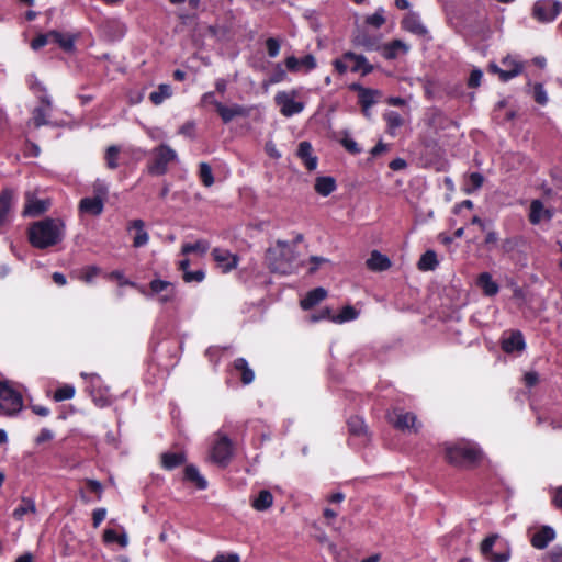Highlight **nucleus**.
I'll use <instances>...</instances> for the list:
<instances>
[{"instance_id":"nucleus-1","label":"nucleus","mask_w":562,"mask_h":562,"mask_svg":"<svg viewBox=\"0 0 562 562\" xmlns=\"http://www.w3.org/2000/svg\"><path fill=\"white\" fill-rule=\"evenodd\" d=\"M65 237V223L60 218L46 217L29 228V241L38 249L59 244Z\"/></svg>"},{"instance_id":"nucleus-2","label":"nucleus","mask_w":562,"mask_h":562,"mask_svg":"<svg viewBox=\"0 0 562 562\" xmlns=\"http://www.w3.org/2000/svg\"><path fill=\"white\" fill-rule=\"evenodd\" d=\"M481 458L480 447L472 441L459 440L445 445V459L453 467L469 469L477 464Z\"/></svg>"},{"instance_id":"nucleus-3","label":"nucleus","mask_w":562,"mask_h":562,"mask_svg":"<svg viewBox=\"0 0 562 562\" xmlns=\"http://www.w3.org/2000/svg\"><path fill=\"white\" fill-rule=\"evenodd\" d=\"M266 260L272 272L290 274L295 261L293 247L288 241L278 240L274 247L268 249Z\"/></svg>"},{"instance_id":"nucleus-4","label":"nucleus","mask_w":562,"mask_h":562,"mask_svg":"<svg viewBox=\"0 0 562 562\" xmlns=\"http://www.w3.org/2000/svg\"><path fill=\"white\" fill-rule=\"evenodd\" d=\"M480 552L488 562H507L510 548L497 533L486 537L480 544Z\"/></svg>"},{"instance_id":"nucleus-5","label":"nucleus","mask_w":562,"mask_h":562,"mask_svg":"<svg viewBox=\"0 0 562 562\" xmlns=\"http://www.w3.org/2000/svg\"><path fill=\"white\" fill-rule=\"evenodd\" d=\"M334 67L339 74H345L350 70L352 72H360L362 76L373 70V66L363 55H357L352 52H347L340 58L336 59Z\"/></svg>"},{"instance_id":"nucleus-6","label":"nucleus","mask_w":562,"mask_h":562,"mask_svg":"<svg viewBox=\"0 0 562 562\" xmlns=\"http://www.w3.org/2000/svg\"><path fill=\"white\" fill-rule=\"evenodd\" d=\"M178 160L177 153L167 144H161L153 149V160L148 165V172L154 176H162L168 171V166Z\"/></svg>"},{"instance_id":"nucleus-7","label":"nucleus","mask_w":562,"mask_h":562,"mask_svg":"<svg viewBox=\"0 0 562 562\" xmlns=\"http://www.w3.org/2000/svg\"><path fill=\"white\" fill-rule=\"evenodd\" d=\"M22 406L21 393L8 382H0V411L5 415H14L22 409Z\"/></svg>"},{"instance_id":"nucleus-8","label":"nucleus","mask_w":562,"mask_h":562,"mask_svg":"<svg viewBox=\"0 0 562 562\" xmlns=\"http://www.w3.org/2000/svg\"><path fill=\"white\" fill-rule=\"evenodd\" d=\"M147 297H156L160 304L173 303L177 300V288L173 283L161 279H154L149 283V292L145 293Z\"/></svg>"},{"instance_id":"nucleus-9","label":"nucleus","mask_w":562,"mask_h":562,"mask_svg":"<svg viewBox=\"0 0 562 562\" xmlns=\"http://www.w3.org/2000/svg\"><path fill=\"white\" fill-rule=\"evenodd\" d=\"M296 91H279L274 95V102L280 108V113L285 117H291L304 110V103L296 101Z\"/></svg>"},{"instance_id":"nucleus-10","label":"nucleus","mask_w":562,"mask_h":562,"mask_svg":"<svg viewBox=\"0 0 562 562\" xmlns=\"http://www.w3.org/2000/svg\"><path fill=\"white\" fill-rule=\"evenodd\" d=\"M232 454L233 445L231 439L226 435H218V439L215 441L211 450L212 460L215 463L225 467L229 462Z\"/></svg>"},{"instance_id":"nucleus-11","label":"nucleus","mask_w":562,"mask_h":562,"mask_svg":"<svg viewBox=\"0 0 562 562\" xmlns=\"http://www.w3.org/2000/svg\"><path fill=\"white\" fill-rule=\"evenodd\" d=\"M387 418L395 428L402 431L407 430L416 432L419 428V425H417V418L413 413L394 409L387 415Z\"/></svg>"},{"instance_id":"nucleus-12","label":"nucleus","mask_w":562,"mask_h":562,"mask_svg":"<svg viewBox=\"0 0 562 562\" xmlns=\"http://www.w3.org/2000/svg\"><path fill=\"white\" fill-rule=\"evenodd\" d=\"M50 206L48 199H37L31 191L25 193V205L23 210L24 216H38L46 212Z\"/></svg>"},{"instance_id":"nucleus-13","label":"nucleus","mask_w":562,"mask_h":562,"mask_svg":"<svg viewBox=\"0 0 562 562\" xmlns=\"http://www.w3.org/2000/svg\"><path fill=\"white\" fill-rule=\"evenodd\" d=\"M212 257L223 273H227L235 269L239 261L237 255H234L229 250L223 248H214L212 250Z\"/></svg>"},{"instance_id":"nucleus-14","label":"nucleus","mask_w":562,"mask_h":562,"mask_svg":"<svg viewBox=\"0 0 562 562\" xmlns=\"http://www.w3.org/2000/svg\"><path fill=\"white\" fill-rule=\"evenodd\" d=\"M502 64L505 66L504 69L496 64H491L490 70L497 74L504 82L517 77L522 71V65L509 58H504Z\"/></svg>"},{"instance_id":"nucleus-15","label":"nucleus","mask_w":562,"mask_h":562,"mask_svg":"<svg viewBox=\"0 0 562 562\" xmlns=\"http://www.w3.org/2000/svg\"><path fill=\"white\" fill-rule=\"evenodd\" d=\"M285 66L291 72H308L316 68L317 63L312 54H307L301 58L290 56L285 59Z\"/></svg>"},{"instance_id":"nucleus-16","label":"nucleus","mask_w":562,"mask_h":562,"mask_svg":"<svg viewBox=\"0 0 562 562\" xmlns=\"http://www.w3.org/2000/svg\"><path fill=\"white\" fill-rule=\"evenodd\" d=\"M526 348L525 338L521 331H510L508 336L502 339V349L506 353L522 352Z\"/></svg>"},{"instance_id":"nucleus-17","label":"nucleus","mask_w":562,"mask_h":562,"mask_svg":"<svg viewBox=\"0 0 562 562\" xmlns=\"http://www.w3.org/2000/svg\"><path fill=\"white\" fill-rule=\"evenodd\" d=\"M558 5V2L551 5L546 1H537L532 8V15L540 22H551L559 14V10L555 9Z\"/></svg>"},{"instance_id":"nucleus-18","label":"nucleus","mask_w":562,"mask_h":562,"mask_svg":"<svg viewBox=\"0 0 562 562\" xmlns=\"http://www.w3.org/2000/svg\"><path fill=\"white\" fill-rule=\"evenodd\" d=\"M213 105L215 106L217 113L220 114L224 123H228L237 116L248 115V110L239 104L226 106L218 101H213Z\"/></svg>"},{"instance_id":"nucleus-19","label":"nucleus","mask_w":562,"mask_h":562,"mask_svg":"<svg viewBox=\"0 0 562 562\" xmlns=\"http://www.w3.org/2000/svg\"><path fill=\"white\" fill-rule=\"evenodd\" d=\"M349 88L350 90L358 92L360 105L372 106L381 97V92L379 90L364 88L359 83H351Z\"/></svg>"},{"instance_id":"nucleus-20","label":"nucleus","mask_w":562,"mask_h":562,"mask_svg":"<svg viewBox=\"0 0 562 562\" xmlns=\"http://www.w3.org/2000/svg\"><path fill=\"white\" fill-rule=\"evenodd\" d=\"M402 29L415 35H425L427 29L423 24L419 14L408 12L402 20Z\"/></svg>"},{"instance_id":"nucleus-21","label":"nucleus","mask_w":562,"mask_h":562,"mask_svg":"<svg viewBox=\"0 0 562 562\" xmlns=\"http://www.w3.org/2000/svg\"><path fill=\"white\" fill-rule=\"evenodd\" d=\"M91 396L94 404L99 407H105L111 404V396L109 394V390H101L97 386L98 382H100V376L98 374H91Z\"/></svg>"},{"instance_id":"nucleus-22","label":"nucleus","mask_w":562,"mask_h":562,"mask_svg":"<svg viewBox=\"0 0 562 562\" xmlns=\"http://www.w3.org/2000/svg\"><path fill=\"white\" fill-rule=\"evenodd\" d=\"M552 212L544 207L540 200H532L530 203L529 221L531 224L537 225L542 221H550Z\"/></svg>"},{"instance_id":"nucleus-23","label":"nucleus","mask_w":562,"mask_h":562,"mask_svg":"<svg viewBox=\"0 0 562 562\" xmlns=\"http://www.w3.org/2000/svg\"><path fill=\"white\" fill-rule=\"evenodd\" d=\"M104 204L101 199L87 196L80 200L78 210L82 214L99 216L104 210Z\"/></svg>"},{"instance_id":"nucleus-24","label":"nucleus","mask_w":562,"mask_h":562,"mask_svg":"<svg viewBox=\"0 0 562 562\" xmlns=\"http://www.w3.org/2000/svg\"><path fill=\"white\" fill-rule=\"evenodd\" d=\"M42 106H37L32 112V122L35 127L48 124V116L50 113L52 102L47 97L41 99Z\"/></svg>"},{"instance_id":"nucleus-25","label":"nucleus","mask_w":562,"mask_h":562,"mask_svg":"<svg viewBox=\"0 0 562 562\" xmlns=\"http://www.w3.org/2000/svg\"><path fill=\"white\" fill-rule=\"evenodd\" d=\"M297 157L303 161L306 169L313 171L317 168V157L313 155L312 145L308 142H301L297 148Z\"/></svg>"},{"instance_id":"nucleus-26","label":"nucleus","mask_w":562,"mask_h":562,"mask_svg":"<svg viewBox=\"0 0 562 562\" xmlns=\"http://www.w3.org/2000/svg\"><path fill=\"white\" fill-rule=\"evenodd\" d=\"M409 47L400 40H394L390 44L384 45L381 48V54L386 59H395L400 56L405 55Z\"/></svg>"},{"instance_id":"nucleus-27","label":"nucleus","mask_w":562,"mask_h":562,"mask_svg":"<svg viewBox=\"0 0 562 562\" xmlns=\"http://www.w3.org/2000/svg\"><path fill=\"white\" fill-rule=\"evenodd\" d=\"M554 537V530L551 527L544 526L532 535L531 544L536 549H544Z\"/></svg>"},{"instance_id":"nucleus-28","label":"nucleus","mask_w":562,"mask_h":562,"mask_svg":"<svg viewBox=\"0 0 562 562\" xmlns=\"http://www.w3.org/2000/svg\"><path fill=\"white\" fill-rule=\"evenodd\" d=\"M476 284L485 296H495L499 291L498 284L493 280L490 272L480 273L476 280Z\"/></svg>"},{"instance_id":"nucleus-29","label":"nucleus","mask_w":562,"mask_h":562,"mask_svg":"<svg viewBox=\"0 0 562 562\" xmlns=\"http://www.w3.org/2000/svg\"><path fill=\"white\" fill-rule=\"evenodd\" d=\"M15 193L12 189H4L0 193V225H2L13 206Z\"/></svg>"},{"instance_id":"nucleus-30","label":"nucleus","mask_w":562,"mask_h":562,"mask_svg":"<svg viewBox=\"0 0 562 562\" xmlns=\"http://www.w3.org/2000/svg\"><path fill=\"white\" fill-rule=\"evenodd\" d=\"M144 227H145L144 221L138 220V218L132 221L128 224V227H127L128 231H131V229L136 231V235L134 236V239H133V246L136 248L145 246L149 240V235L145 231Z\"/></svg>"},{"instance_id":"nucleus-31","label":"nucleus","mask_w":562,"mask_h":562,"mask_svg":"<svg viewBox=\"0 0 562 562\" xmlns=\"http://www.w3.org/2000/svg\"><path fill=\"white\" fill-rule=\"evenodd\" d=\"M367 266L372 271H385L391 267V260L378 250H373L367 260Z\"/></svg>"},{"instance_id":"nucleus-32","label":"nucleus","mask_w":562,"mask_h":562,"mask_svg":"<svg viewBox=\"0 0 562 562\" xmlns=\"http://www.w3.org/2000/svg\"><path fill=\"white\" fill-rule=\"evenodd\" d=\"M327 296V291L324 288H316L307 292L304 299L301 300V307L310 310L322 302Z\"/></svg>"},{"instance_id":"nucleus-33","label":"nucleus","mask_w":562,"mask_h":562,"mask_svg":"<svg viewBox=\"0 0 562 562\" xmlns=\"http://www.w3.org/2000/svg\"><path fill=\"white\" fill-rule=\"evenodd\" d=\"M233 367L236 371L240 372V380L243 384L248 385L255 380V372L249 367L245 358L235 359Z\"/></svg>"},{"instance_id":"nucleus-34","label":"nucleus","mask_w":562,"mask_h":562,"mask_svg":"<svg viewBox=\"0 0 562 562\" xmlns=\"http://www.w3.org/2000/svg\"><path fill=\"white\" fill-rule=\"evenodd\" d=\"M348 429L352 436L361 438L363 443L368 441L367 426L359 416H352L348 419Z\"/></svg>"},{"instance_id":"nucleus-35","label":"nucleus","mask_w":562,"mask_h":562,"mask_svg":"<svg viewBox=\"0 0 562 562\" xmlns=\"http://www.w3.org/2000/svg\"><path fill=\"white\" fill-rule=\"evenodd\" d=\"M186 462L183 452H165L161 454V465L166 470H172Z\"/></svg>"},{"instance_id":"nucleus-36","label":"nucleus","mask_w":562,"mask_h":562,"mask_svg":"<svg viewBox=\"0 0 562 562\" xmlns=\"http://www.w3.org/2000/svg\"><path fill=\"white\" fill-rule=\"evenodd\" d=\"M273 504V495L268 490H261L259 494L251 501V506L258 510L263 512L270 508Z\"/></svg>"},{"instance_id":"nucleus-37","label":"nucleus","mask_w":562,"mask_h":562,"mask_svg":"<svg viewBox=\"0 0 562 562\" xmlns=\"http://www.w3.org/2000/svg\"><path fill=\"white\" fill-rule=\"evenodd\" d=\"M335 189L336 181L333 177H318L315 181V191L323 196H328Z\"/></svg>"},{"instance_id":"nucleus-38","label":"nucleus","mask_w":562,"mask_h":562,"mask_svg":"<svg viewBox=\"0 0 562 562\" xmlns=\"http://www.w3.org/2000/svg\"><path fill=\"white\" fill-rule=\"evenodd\" d=\"M184 479L194 483L199 490L207 487V481L200 474L198 468L192 464L186 467Z\"/></svg>"},{"instance_id":"nucleus-39","label":"nucleus","mask_w":562,"mask_h":562,"mask_svg":"<svg viewBox=\"0 0 562 562\" xmlns=\"http://www.w3.org/2000/svg\"><path fill=\"white\" fill-rule=\"evenodd\" d=\"M210 248L209 241L204 239H200L195 243H186L181 247V254L182 255H189L191 252H196L201 256H203Z\"/></svg>"},{"instance_id":"nucleus-40","label":"nucleus","mask_w":562,"mask_h":562,"mask_svg":"<svg viewBox=\"0 0 562 562\" xmlns=\"http://www.w3.org/2000/svg\"><path fill=\"white\" fill-rule=\"evenodd\" d=\"M438 266L437 255L434 250H427L418 261V269L422 271L435 270Z\"/></svg>"},{"instance_id":"nucleus-41","label":"nucleus","mask_w":562,"mask_h":562,"mask_svg":"<svg viewBox=\"0 0 562 562\" xmlns=\"http://www.w3.org/2000/svg\"><path fill=\"white\" fill-rule=\"evenodd\" d=\"M172 94V90H171V87L169 85H160L158 87L157 90L153 91L150 94H149V100L155 104V105H159L161 104L165 100H167L168 98H170Z\"/></svg>"},{"instance_id":"nucleus-42","label":"nucleus","mask_w":562,"mask_h":562,"mask_svg":"<svg viewBox=\"0 0 562 562\" xmlns=\"http://www.w3.org/2000/svg\"><path fill=\"white\" fill-rule=\"evenodd\" d=\"M121 148L117 145H111L106 148L104 160L109 169L114 170L119 167V156Z\"/></svg>"},{"instance_id":"nucleus-43","label":"nucleus","mask_w":562,"mask_h":562,"mask_svg":"<svg viewBox=\"0 0 562 562\" xmlns=\"http://www.w3.org/2000/svg\"><path fill=\"white\" fill-rule=\"evenodd\" d=\"M93 198L101 199L106 202L109 195V186L104 180L97 179L92 184Z\"/></svg>"},{"instance_id":"nucleus-44","label":"nucleus","mask_w":562,"mask_h":562,"mask_svg":"<svg viewBox=\"0 0 562 562\" xmlns=\"http://www.w3.org/2000/svg\"><path fill=\"white\" fill-rule=\"evenodd\" d=\"M358 317V312L350 305L345 306L338 315L331 317L334 323H345Z\"/></svg>"},{"instance_id":"nucleus-45","label":"nucleus","mask_w":562,"mask_h":562,"mask_svg":"<svg viewBox=\"0 0 562 562\" xmlns=\"http://www.w3.org/2000/svg\"><path fill=\"white\" fill-rule=\"evenodd\" d=\"M199 177L205 187H211L214 183L212 168L207 162L199 165Z\"/></svg>"},{"instance_id":"nucleus-46","label":"nucleus","mask_w":562,"mask_h":562,"mask_svg":"<svg viewBox=\"0 0 562 562\" xmlns=\"http://www.w3.org/2000/svg\"><path fill=\"white\" fill-rule=\"evenodd\" d=\"M35 512V504L31 499H23V503L13 510V517L21 520L27 513Z\"/></svg>"},{"instance_id":"nucleus-47","label":"nucleus","mask_w":562,"mask_h":562,"mask_svg":"<svg viewBox=\"0 0 562 562\" xmlns=\"http://www.w3.org/2000/svg\"><path fill=\"white\" fill-rule=\"evenodd\" d=\"M75 393H76V390L72 385L65 384L55 391L54 400L56 402H63L66 400H70L75 396Z\"/></svg>"},{"instance_id":"nucleus-48","label":"nucleus","mask_w":562,"mask_h":562,"mask_svg":"<svg viewBox=\"0 0 562 562\" xmlns=\"http://www.w3.org/2000/svg\"><path fill=\"white\" fill-rule=\"evenodd\" d=\"M384 120L386 121L390 130L398 128L404 124L403 117L401 116L400 113H397L395 111H390V112L385 113Z\"/></svg>"},{"instance_id":"nucleus-49","label":"nucleus","mask_w":562,"mask_h":562,"mask_svg":"<svg viewBox=\"0 0 562 562\" xmlns=\"http://www.w3.org/2000/svg\"><path fill=\"white\" fill-rule=\"evenodd\" d=\"M484 182V177L479 172H472L469 177V187L465 189L468 194L479 190Z\"/></svg>"},{"instance_id":"nucleus-50","label":"nucleus","mask_w":562,"mask_h":562,"mask_svg":"<svg viewBox=\"0 0 562 562\" xmlns=\"http://www.w3.org/2000/svg\"><path fill=\"white\" fill-rule=\"evenodd\" d=\"M385 22L383 10H379L371 15L366 18V24L373 26L374 29L381 27Z\"/></svg>"},{"instance_id":"nucleus-51","label":"nucleus","mask_w":562,"mask_h":562,"mask_svg":"<svg viewBox=\"0 0 562 562\" xmlns=\"http://www.w3.org/2000/svg\"><path fill=\"white\" fill-rule=\"evenodd\" d=\"M204 278H205V272L202 269L195 270V271L189 270L182 274V279L186 283H192V282L200 283L204 280Z\"/></svg>"},{"instance_id":"nucleus-52","label":"nucleus","mask_w":562,"mask_h":562,"mask_svg":"<svg viewBox=\"0 0 562 562\" xmlns=\"http://www.w3.org/2000/svg\"><path fill=\"white\" fill-rule=\"evenodd\" d=\"M340 143L345 147V149L347 151H349L350 154L357 155V154L361 153V148L358 145V143L355 139H352L351 137H349L348 134H346L344 136V138L340 140Z\"/></svg>"},{"instance_id":"nucleus-53","label":"nucleus","mask_w":562,"mask_h":562,"mask_svg":"<svg viewBox=\"0 0 562 562\" xmlns=\"http://www.w3.org/2000/svg\"><path fill=\"white\" fill-rule=\"evenodd\" d=\"M52 44L58 45L65 52H72L75 47L74 37H52Z\"/></svg>"},{"instance_id":"nucleus-54","label":"nucleus","mask_w":562,"mask_h":562,"mask_svg":"<svg viewBox=\"0 0 562 562\" xmlns=\"http://www.w3.org/2000/svg\"><path fill=\"white\" fill-rule=\"evenodd\" d=\"M100 273V269L95 266H88L82 270L81 279L90 283L98 274Z\"/></svg>"},{"instance_id":"nucleus-55","label":"nucleus","mask_w":562,"mask_h":562,"mask_svg":"<svg viewBox=\"0 0 562 562\" xmlns=\"http://www.w3.org/2000/svg\"><path fill=\"white\" fill-rule=\"evenodd\" d=\"M270 57H276L280 50V42L276 37H268L266 43Z\"/></svg>"},{"instance_id":"nucleus-56","label":"nucleus","mask_w":562,"mask_h":562,"mask_svg":"<svg viewBox=\"0 0 562 562\" xmlns=\"http://www.w3.org/2000/svg\"><path fill=\"white\" fill-rule=\"evenodd\" d=\"M535 100L541 105L548 102L547 92L541 83L535 86Z\"/></svg>"},{"instance_id":"nucleus-57","label":"nucleus","mask_w":562,"mask_h":562,"mask_svg":"<svg viewBox=\"0 0 562 562\" xmlns=\"http://www.w3.org/2000/svg\"><path fill=\"white\" fill-rule=\"evenodd\" d=\"M52 44V37H33L30 46L33 50H40L44 46Z\"/></svg>"},{"instance_id":"nucleus-58","label":"nucleus","mask_w":562,"mask_h":562,"mask_svg":"<svg viewBox=\"0 0 562 562\" xmlns=\"http://www.w3.org/2000/svg\"><path fill=\"white\" fill-rule=\"evenodd\" d=\"M86 484L91 492L97 494L98 499H100L103 493L102 484L99 481L92 479H87Z\"/></svg>"},{"instance_id":"nucleus-59","label":"nucleus","mask_w":562,"mask_h":562,"mask_svg":"<svg viewBox=\"0 0 562 562\" xmlns=\"http://www.w3.org/2000/svg\"><path fill=\"white\" fill-rule=\"evenodd\" d=\"M482 77H483V74L480 69L472 70L470 74V77H469V81H468L469 87H471V88L479 87L481 83Z\"/></svg>"},{"instance_id":"nucleus-60","label":"nucleus","mask_w":562,"mask_h":562,"mask_svg":"<svg viewBox=\"0 0 562 562\" xmlns=\"http://www.w3.org/2000/svg\"><path fill=\"white\" fill-rule=\"evenodd\" d=\"M106 516V509L105 508H97L92 513V521L93 527L98 528L100 524L104 520Z\"/></svg>"},{"instance_id":"nucleus-61","label":"nucleus","mask_w":562,"mask_h":562,"mask_svg":"<svg viewBox=\"0 0 562 562\" xmlns=\"http://www.w3.org/2000/svg\"><path fill=\"white\" fill-rule=\"evenodd\" d=\"M212 562H240V559L236 553L217 554Z\"/></svg>"},{"instance_id":"nucleus-62","label":"nucleus","mask_w":562,"mask_h":562,"mask_svg":"<svg viewBox=\"0 0 562 562\" xmlns=\"http://www.w3.org/2000/svg\"><path fill=\"white\" fill-rule=\"evenodd\" d=\"M54 437V434L52 430L47 429V428H43L38 436L36 437L35 441L37 445H41L43 442H46V441H49L52 440Z\"/></svg>"},{"instance_id":"nucleus-63","label":"nucleus","mask_w":562,"mask_h":562,"mask_svg":"<svg viewBox=\"0 0 562 562\" xmlns=\"http://www.w3.org/2000/svg\"><path fill=\"white\" fill-rule=\"evenodd\" d=\"M326 318H330L331 319L330 310L328 307L322 310L318 314H313V315L310 316V321L312 323H315V322H318V321H322V319H326Z\"/></svg>"},{"instance_id":"nucleus-64","label":"nucleus","mask_w":562,"mask_h":562,"mask_svg":"<svg viewBox=\"0 0 562 562\" xmlns=\"http://www.w3.org/2000/svg\"><path fill=\"white\" fill-rule=\"evenodd\" d=\"M194 128H195V125L193 122H187L186 124H183L180 127L179 133L182 135H186L188 137H193Z\"/></svg>"}]
</instances>
